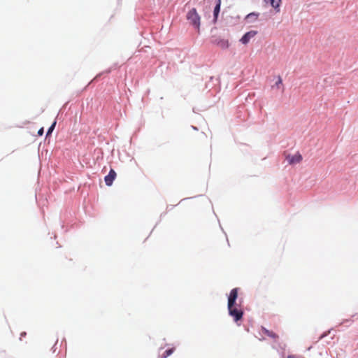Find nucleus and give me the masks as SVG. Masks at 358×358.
Listing matches in <instances>:
<instances>
[{"instance_id":"1","label":"nucleus","mask_w":358,"mask_h":358,"mask_svg":"<svg viewBox=\"0 0 358 358\" xmlns=\"http://www.w3.org/2000/svg\"><path fill=\"white\" fill-rule=\"evenodd\" d=\"M238 288H234L231 290L228 298V310L229 314L234 318V320L237 322L242 320L243 316V310L236 303L238 298Z\"/></svg>"},{"instance_id":"2","label":"nucleus","mask_w":358,"mask_h":358,"mask_svg":"<svg viewBox=\"0 0 358 358\" xmlns=\"http://www.w3.org/2000/svg\"><path fill=\"white\" fill-rule=\"evenodd\" d=\"M187 20L192 24L195 28L199 29L201 24V17L198 14L196 8H192L187 13Z\"/></svg>"},{"instance_id":"3","label":"nucleus","mask_w":358,"mask_h":358,"mask_svg":"<svg viewBox=\"0 0 358 358\" xmlns=\"http://www.w3.org/2000/svg\"><path fill=\"white\" fill-rule=\"evenodd\" d=\"M257 34V31H250L247 33H245L242 38H241L240 41L243 44H247L249 43L251 38L255 37Z\"/></svg>"},{"instance_id":"4","label":"nucleus","mask_w":358,"mask_h":358,"mask_svg":"<svg viewBox=\"0 0 358 358\" xmlns=\"http://www.w3.org/2000/svg\"><path fill=\"white\" fill-rule=\"evenodd\" d=\"M116 176L117 175L115 171L113 169H110L108 174L106 176H105L104 178L106 185L108 186H110L113 184V180L115 179Z\"/></svg>"},{"instance_id":"5","label":"nucleus","mask_w":358,"mask_h":358,"mask_svg":"<svg viewBox=\"0 0 358 358\" xmlns=\"http://www.w3.org/2000/svg\"><path fill=\"white\" fill-rule=\"evenodd\" d=\"M287 160L290 164L299 163L302 160V156L299 153H296L294 155L287 156Z\"/></svg>"},{"instance_id":"6","label":"nucleus","mask_w":358,"mask_h":358,"mask_svg":"<svg viewBox=\"0 0 358 358\" xmlns=\"http://www.w3.org/2000/svg\"><path fill=\"white\" fill-rule=\"evenodd\" d=\"M261 331L262 332L263 334L271 338L272 339H273L274 341H276L278 339V334H276L275 332H273V331H270L267 329H266L265 327H262V329H261Z\"/></svg>"},{"instance_id":"7","label":"nucleus","mask_w":358,"mask_h":358,"mask_svg":"<svg viewBox=\"0 0 358 358\" xmlns=\"http://www.w3.org/2000/svg\"><path fill=\"white\" fill-rule=\"evenodd\" d=\"M259 15V13L252 12V13H250L248 15H247L245 19L250 22H254L255 21H256L257 20Z\"/></svg>"},{"instance_id":"8","label":"nucleus","mask_w":358,"mask_h":358,"mask_svg":"<svg viewBox=\"0 0 358 358\" xmlns=\"http://www.w3.org/2000/svg\"><path fill=\"white\" fill-rule=\"evenodd\" d=\"M267 3L269 2L273 8H274L277 12H279L280 4L281 0H265Z\"/></svg>"},{"instance_id":"9","label":"nucleus","mask_w":358,"mask_h":358,"mask_svg":"<svg viewBox=\"0 0 358 358\" xmlns=\"http://www.w3.org/2000/svg\"><path fill=\"white\" fill-rule=\"evenodd\" d=\"M221 0H217V3L214 8V17L215 20H217L218 14L220 10Z\"/></svg>"},{"instance_id":"10","label":"nucleus","mask_w":358,"mask_h":358,"mask_svg":"<svg viewBox=\"0 0 358 358\" xmlns=\"http://www.w3.org/2000/svg\"><path fill=\"white\" fill-rule=\"evenodd\" d=\"M217 45L220 46L222 48L226 49L229 47V42L227 40L222 39L217 43Z\"/></svg>"},{"instance_id":"11","label":"nucleus","mask_w":358,"mask_h":358,"mask_svg":"<svg viewBox=\"0 0 358 358\" xmlns=\"http://www.w3.org/2000/svg\"><path fill=\"white\" fill-rule=\"evenodd\" d=\"M173 352V349L166 350L162 355V358H166L170 356Z\"/></svg>"},{"instance_id":"12","label":"nucleus","mask_w":358,"mask_h":358,"mask_svg":"<svg viewBox=\"0 0 358 358\" xmlns=\"http://www.w3.org/2000/svg\"><path fill=\"white\" fill-rule=\"evenodd\" d=\"M282 85V78L280 76H278V80L275 83L274 86L276 87L277 88H280Z\"/></svg>"},{"instance_id":"13","label":"nucleus","mask_w":358,"mask_h":358,"mask_svg":"<svg viewBox=\"0 0 358 358\" xmlns=\"http://www.w3.org/2000/svg\"><path fill=\"white\" fill-rule=\"evenodd\" d=\"M55 125H56V121H55L50 126V127L48 129V132H47V136L50 135L52 131L54 130L55 127Z\"/></svg>"},{"instance_id":"14","label":"nucleus","mask_w":358,"mask_h":358,"mask_svg":"<svg viewBox=\"0 0 358 358\" xmlns=\"http://www.w3.org/2000/svg\"><path fill=\"white\" fill-rule=\"evenodd\" d=\"M43 131H44L43 128V127H42V128H41V129L38 131V136H42V135L43 134Z\"/></svg>"},{"instance_id":"15","label":"nucleus","mask_w":358,"mask_h":358,"mask_svg":"<svg viewBox=\"0 0 358 358\" xmlns=\"http://www.w3.org/2000/svg\"><path fill=\"white\" fill-rule=\"evenodd\" d=\"M289 358H293V357H292V356H289Z\"/></svg>"}]
</instances>
